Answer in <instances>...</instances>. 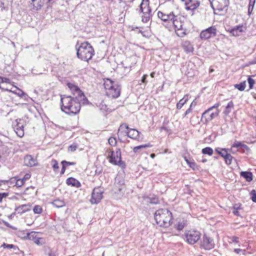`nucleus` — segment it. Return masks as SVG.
<instances>
[{
  "instance_id": "1",
  "label": "nucleus",
  "mask_w": 256,
  "mask_h": 256,
  "mask_svg": "<svg viewBox=\"0 0 256 256\" xmlns=\"http://www.w3.org/2000/svg\"><path fill=\"white\" fill-rule=\"evenodd\" d=\"M60 103L62 110L69 115H74L78 113L81 104H83L82 102L77 100L75 98L66 95L61 96Z\"/></svg>"
},
{
  "instance_id": "2",
  "label": "nucleus",
  "mask_w": 256,
  "mask_h": 256,
  "mask_svg": "<svg viewBox=\"0 0 256 256\" xmlns=\"http://www.w3.org/2000/svg\"><path fill=\"white\" fill-rule=\"evenodd\" d=\"M172 212L166 208H160L154 213V220L156 224L161 227L168 228L172 222Z\"/></svg>"
},
{
  "instance_id": "3",
  "label": "nucleus",
  "mask_w": 256,
  "mask_h": 256,
  "mask_svg": "<svg viewBox=\"0 0 256 256\" xmlns=\"http://www.w3.org/2000/svg\"><path fill=\"white\" fill-rule=\"evenodd\" d=\"M94 54V50L91 44L88 42L80 44L76 48V54L78 58L85 62L91 60Z\"/></svg>"
},
{
  "instance_id": "4",
  "label": "nucleus",
  "mask_w": 256,
  "mask_h": 256,
  "mask_svg": "<svg viewBox=\"0 0 256 256\" xmlns=\"http://www.w3.org/2000/svg\"><path fill=\"white\" fill-rule=\"evenodd\" d=\"M104 88L107 96L112 98H117L120 96V88L117 82L110 78L104 80Z\"/></svg>"
},
{
  "instance_id": "5",
  "label": "nucleus",
  "mask_w": 256,
  "mask_h": 256,
  "mask_svg": "<svg viewBox=\"0 0 256 256\" xmlns=\"http://www.w3.org/2000/svg\"><path fill=\"white\" fill-rule=\"evenodd\" d=\"M67 86L73 95L72 97L75 98L77 100H80L83 104L88 103V99L78 86L70 82L68 83Z\"/></svg>"
},
{
  "instance_id": "6",
  "label": "nucleus",
  "mask_w": 256,
  "mask_h": 256,
  "mask_svg": "<svg viewBox=\"0 0 256 256\" xmlns=\"http://www.w3.org/2000/svg\"><path fill=\"white\" fill-rule=\"evenodd\" d=\"M202 236L200 232L196 230H190L185 232L184 235L186 241L190 244L196 243Z\"/></svg>"
},
{
  "instance_id": "7",
  "label": "nucleus",
  "mask_w": 256,
  "mask_h": 256,
  "mask_svg": "<svg viewBox=\"0 0 256 256\" xmlns=\"http://www.w3.org/2000/svg\"><path fill=\"white\" fill-rule=\"evenodd\" d=\"M174 28L176 34L180 37H183L186 34V29L183 28L184 22L180 16H174V18L171 21Z\"/></svg>"
},
{
  "instance_id": "8",
  "label": "nucleus",
  "mask_w": 256,
  "mask_h": 256,
  "mask_svg": "<svg viewBox=\"0 0 256 256\" xmlns=\"http://www.w3.org/2000/svg\"><path fill=\"white\" fill-rule=\"evenodd\" d=\"M219 106L218 104H216L214 106L208 108L202 114L201 118V121L204 124H206L210 121L212 120L213 118L218 116V112L216 110V112L210 113V111L214 108H218Z\"/></svg>"
},
{
  "instance_id": "9",
  "label": "nucleus",
  "mask_w": 256,
  "mask_h": 256,
  "mask_svg": "<svg viewBox=\"0 0 256 256\" xmlns=\"http://www.w3.org/2000/svg\"><path fill=\"white\" fill-rule=\"evenodd\" d=\"M200 245L201 248L205 250H210L214 248L215 243L212 238L204 234L200 240Z\"/></svg>"
},
{
  "instance_id": "10",
  "label": "nucleus",
  "mask_w": 256,
  "mask_h": 256,
  "mask_svg": "<svg viewBox=\"0 0 256 256\" xmlns=\"http://www.w3.org/2000/svg\"><path fill=\"white\" fill-rule=\"evenodd\" d=\"M229 4L228 0H214L210 4L212 8L214 10H217L219 12L222 11L226 8Z\"/></svg>"
},
{
  "instance_id": "11",
  "label": "nucleus",
  "mask_w": 256,
  "mask_h": 256,
  "mask_svg": "<svg viewBox=\"0 0 256 256\" xmlns=\"http://www.w3.org/2000/svg\"><path fill=\"white\" fill-rule=\"evenodd\" d=\"M216 30L214 26H210L204 30L200 34V38L202 39L207 40L211 37L216 36Z\"/></svg>"
},
{
  "instance_id": "12",
  "label": "nucleus",
  "mask_w": 256,
  "mask_h": 256,
  "mask_svg": "<svg viewBox=\"0 0 256 256\" xmlns=\"http://www.w3.org/2000/svg\"><path fill=\"white\" fill-rule=\"evenodd\" d=\"M103 192L99 188H94L92 194L90 202L92 204H98L102 198Z\"/></svg>"
},
{
  "instance_id": "13",
  "label": "nucleus",
  "mask_w": 256,
  "mask_h": 256,
  "mask_svg": "<svg viewBox=\"0 0 256 256\" xmlns=\"http://www.w3.org/2000/svg\"><path fill=\"white\" fill-rule=\"evenodd\" d=\"M110 156V162L111 163L117 164L121 160V152L120 150H118L116 152L114 151L111 152Z\"/></svg>"
},
{
  "instance_id": "14",
  "label": "nucleus",
  "mask_w": 256,
  "mask_h": 256,
  "mask_svg": "<svg viewBox=\"0 0 256 256\" xmlns=\"http://www.w3.org/2000/svg\"><path fill=\"white\" fill-rule=\"evenodd\" d=\"M246 30L245 27L243 25L236 26L229 30L230 32L234 36H238Z\"/></svg>"
},
{
  "instance_id": "15",
  "label": "nucleus",
  "mask_w": 256,
  "mask_h": 256,
  "mask_svg": "<svg viewBox=\"0 0 256 256\" xmlns=\"http://www.w3.org/2000/svg\"><path fill=\"white\" fill-rule=\"evenodd\" d=\"M140 132L138 130L134 128H129L126 136L132 139L139 140L140 138Z\"/></svg>"
},
{
  "instance_id": "16",
  "label": "nucleus",
  "mask_w": 256,
  "mask_h": 256,
  "mask_svg": "<svg viewBox=\"0 0 256 256\" xmlns=\"http://www.w3.org/2000/svg\"><path fill=\"white\" fill-rule=\"evenodd\" d=\"M174 14L173 12H170L169 14H164L162 12H158V16L164 22L172 21L174 18Z\"/></svg>"
},
{
  "instance_id": "17",
  "label": "nucleus",
  "mask_w": 256,
  "mask_h": 256,
  "mask_svg": "<svg viewBox=\"0 0 256 256\" xmlns=\"http://www.w3.org/2000/svg\"><path fill=\"white\" fill-rule=\"evenodd\" d=\"M22 121V120H19L18 121L16 120L17 124L14 128V131L17 135L20 138L22 137L24 135V124L21 122Z\"/></svg>"
},
{
  "instance_id": "18",
  "label": "nucleus",
  "mask_w": 256,
  "mask_h": 256,
  "mask_svg": "<svg viewBox=\"0 0 256 256\" xmlns=\"http://www.w3.org/2000/svg\"><path fill=\"white\" fill-rule=\"evenodd\" d=\"M30 208L31 205L30 204H22L15 208L14 214L17 212L18 214H22L30 210Z\"/></svg>"
},
{
  "instance_id": "19",
  "label": "nucleus",
  "mask_w": 256,
  "mask_h": 256,
  "mask_svg": "<svg viewBox=\"0 0 256 256\" xmlns=\"http://www.w3.org/2000/svg\"><path fill=\"white\" fill-rule=\"evenodd\" d=\"M128 126L126 124H122L120 125L118 132V136H126L128 130Z\"/></svg>"
},
{
  "instance_id": "20",
  "label": "nucleus",
  "mask_w": 256,
  "mask_h": 256,
  "mask_svg": "<svg viewBox=\"0 0 256 256\" xmlns=\"http://www.w3.org/2000/svg\"><path fill=\"white\" fill-rule=\"evenodd\" d=\"M142 12L143 15L142 16V21L144 22H148L150 18L151 14V9L149 7H146V8H144V10L140 11Z\"/></svg>"
},
{
  "instance_id": "21",
  "label": "nucleus",
  "mask_w": 256,
  "mask_h": 256,
  "mask_svg": "<svg viewBox=\"0 0 256 256\" xmlns=\"http://www.w3.org/2000/svg\"><path fill=\"white\" fill-rule=\"evenodd\" d=\"M24 162L26 166H34L36 165V160L30 155H28L24 158Z\"/></svg>"
},
{
  "instance_id": "22",
  "label": "nucleus",
  "mask_w": 256,
  "mask_h": 256,
  "mask_svg": "<svg viewBox=\"0 0 256 256\" xmlns=\"http://www.w3.org/2000/svg\"><path fill=\"white\" fill-rule=\"evenodd\" d=\"M15 88H16V90H9L8 88H4V87L2 86L1 84H0V88L2 90H4L10 92H12V93L18 95V96H19L20 98H22L24 96L26 95L25 92H24L20 89L18 88L16 86H15Z\"/></svg>"
},
{
  "instance_id": "23",
  "label": "nucleus",
  "mask_w": 256,
  "mask_h": 256,
  "mask_svg": "<svg viewBox=\"0 0 256 256\" xmlns=\"http://www.w3.org/2000/svg\"><path fill=\"white\" fill-rule=\"evenodd\" d=\"M66 183L68 186H72L76 188H80L81 184L78 180L74 178H67Z\"/></svg>"
},
{
  "instance_id": "24",
  "label": "nucleus",
  "mask_w": 256,
  "mask_h": 256,
  "mask_svg": "<svg viewBox=\"0 0 256 256\" xmlns=\"http://www.w3.org/2000/svg\"><path fill=\"white\" fill-rule=\"evenodd\" d=\"M182 46L186 53L192 52L194 51L193 46L188 41L184 42Z\"/></svg>"
},
{
  "instance_id": "25",
  "label": "nucleus",
  "mask_w": 256,
  "mask_h": 256,
  "mask_svg": "<svg viewBox=\"0 0 256 256\" xmlns=\"http://www.w3.org/2000/svg\"><path fill=\"white\" fill-rule=\"evenodd\" d=\"M54 2V0H39L38 4L35 6L36 7V9H40L44 5L48 4V6H50Z\"/></svg>"
},
{
  "instance_id": "26",
  "label": "nucleus",
  "mask_w": 256,
  "mask_h": 256,
  "mask_svg": "<svg viewBox=\"0 0 256 256\" xmlns=\"http://www.w3.org/2000/svg\"><path fill=\"white\" fill-rule=\"evenodd\" d=\"M240 175L244 178L248 182H250L252 180V174L250 172H242Z\"/></svg>"
},
{
  "instance_id": "27",
  "label": "nucleus",
  "mask_w": 256,
  "mask_h": 256,
  "mask_svg": "<svg viewBox=\"0 0 256 256\" xmlns=\"http://www.w3.org/2000/svg\"><path fill=\"white\" fill-rule=\"evenodd\" d=\"M222 150H224L226 152V154L224 157L226 163L228 165H230L232 164L233 157L230 154L228 153L227 150L226 148L222 149Z\"/></svg>"
},
{
  "instance_id": "28",
  "label": "nucleus",
  "mask_w": 256,
  "mask_h": 256,
  "mask_svg": "<svg viewBox=\"0 0 256 256\" xmlns=\"http://www.w3.org/2000/svg\"><path fill=\"white\" fill-rule=\"evenodd\" d=\"M200 4V2L198 1L193 2L192 0V2L188 4L187 6H186V8L188 10H194L199 6Z\"/></svg>"
},
{
  "instance_id": "29",
  "label": "nucleus",
  "mask_w": 256,
  "mask_h": 256,
  "mask_svg": "<svg viewBox=\"0 0 256 256\" xmlns=\"http://www.w3.org/2000/svg\"><path fill=\"white\" fill-rule=\"evenodd\" d=\"M188 100V96H185L182 98L176 104V108L178 110H180L183 106L187 102Z\"/></svg>"
},
{
  "instance_id": "30",
  "label": "nucleus",
  "mask_w": 256,
  "mask_h": 256,
  "mask_svg": "<svg viewBox=\"0 0 256 256\" xmlns=\"http://www.w3.org/2000/svg\"><path fill=\"white\" fill-rule=\"evenodd\" d=\"M32 236L34 237V242L35 244L38 245H42L44 244L45 242L43 238H36V236L34 237V235L36 234L35 232L32 233Z\"/></svg>"
},
{
  "instance_id": "31",
  "label": "nucleus",
  "mask_w": 256,
  "mask_h": 256,
  "mask_svg": "<svg viewBox=\"0 0 256 256\" xmlns=\"http://www.w3.org/2000/svg\"><path fill=\"white\" fill-rule=\"evenodd\" d=\"M52 204L56 208H62L65 206V202L60 200H55L52 202Z\"/></svg>"
},
{
  "instance_id": "32",
  "label": "nucleus",
  "mask_w": 256,
  "mask_h": 256,
  "mask_svg": "<svg viewBox=\"0 0 256 256\" xmlns=\"http://www.w3.org/2000/svg\"><path fill=\"white\" fill-rule=\"evenodd\" d=\"M150 146L149 144H142L138 146H136L134 148L133 152L134 153L140 152L144 148L150 147Z\"/></svg>"
},
{
  "instance_id": "33",
  "label": "nucleus",
  "mask_w": 256,
  "mask_h": 256,
  "mask_svg": "<svg viewBox=\"0 0 256 256\" xmlns=\"http://www.w3.org/2000/svg\"><path fill=\"white\" fill-rule=\"evenodd\" d=\"M50 164L55 172H58L59 170V166L56 160L54 159L50 161Z\"/></svg>"
},
{
  "instance_id": "34",
  "label": "nucleus",
  "mask_w": 256,
  "mask_h": 256,
  "mask_svg": "<svg viewBox=\"0 0 256 256\" xmlns=\"http://www.w3.org/2000/svg\"><path fill=\"white\" fill-rule=\"evenodd\" d=\"M202 152L204 154H208V156H212L213 154L214 150H213L212 148L210 147H206V148L202 149Z\"/></svg>"
},
{
  "instance_id": "35",
  "label": "nucleus",
  "mask_w": 256,
  "mask_h": 256,
  "mask_svg": "<svg viewBox=\"0 0 256 256\" xmlns=\"http://www.w3.org/2000/svg\"><path fill=\"white\" fill-rule=\"evenodd\" d=\"M232 148H243L246 149L248 148V146L244 144H243L240 142H235L232 145Z\"/></svg>"
},
{
  "instance_id": "36",
  "label": "nucleus",
  "mask_w": 256,
  "mask_h": 256,
  "mask_svg": "<svg viewBox=\"0 0 256 256\" xmlns=\"http://www.w3.org/2000/svg\"><path fill=\"white\" fill-rule=\"evenodd\" d=\"M246 86V82L244 81L238 84H236L234 88L238 89L240 91H243L245 89Z\"/></svg>"
},
{
  "instance_id": "37",
  "label": "nucleus",
  "mask_w": 256,
  "mask_h": 256,
  "mask_svg": "<svg viewBox=\"0 0 256 256\" xmlns=\"http://www.w3.org/2000/svg\"><path fill=\"white\" fill-rule=\"evenodd\" d=\"M186 224V222L185 220H180L176 224V228L178 230H181L184 228Z\"/></svg>"
},
{
  "instance_id": "38",
  "label": "nucleus",
  "mask_w": 256,
  "mask_h": 256,
  "mask_svg": "<svg viewBox=\"0 0 256 256\" xmlns=\"http://www.w3.org/2000/svg\"><path fill=\"white\" fill-rule=\"evenodd\" d=\"M140 11L144 10V8L146 7H149V1L148 0H142V2L140 4Z\"/></svg>"
},
{
  "instance_id": "39",
  "label": "nucleus",
  "mask_w": 256,
  "mask_h": 256,
  "mask_svg": "<svg viewBox=\"0 0 256 256\" xmlns=\"http://www.w3.org/2000/svg\"><path fill=\"white\" fill-rule=\"evenodd\" d=\"M256 2V0H250L248 8V14L249 15L251 14L254 9V5Z\"/></svg>"
},
{
  "instance_id": "40",
  "label": "nucleus",
  "mask_w": 256,
  "mask_h": 256,
  "mask_svg": "<svg viewBox=\"0 0 256 256\" xmlns=\"http://www.w3.org/2000/svg\"><path fill=\"white\" fill-rule=\"evenodd\" d=\"M248 84L249 89H252L255 84V80L252 78V76H249L248 78Z\"/></svg>"
},
{
  "instance_id": "41",
  "label": "nucleus",
  "mask_w": 256,
  "mask_h": 256,
  "mask_svg": "<svg viewBox=\"0 0 256 256\" xmlns=\"http://www.w3.org/2000/svg\"><path fill=\"white\" fill-rule=\"evenodd\" d=\"M2 246L4 248H14L15 250H19L18 246L12 244H6V243H4Z\"/></svg>"
},
{
  "instance_id": "42",
  "label": "nucleus",
  "mask_w": 256,
  "mask_h": 256,
  "mask_svg": "<svg viewBox=\"0 0 256 256\" xmlns=\"http://www.w3.org/2000/svg\"><path fill=\"white\" fill-rule=\"evenodd\" d=\"M33 210L34 214H40L42 212V208L38 205H36L34 206Z\"/></svg>"
},
{
  "instance_id": "43",
  "label": "nucleus",
  "mask_w": 256,
  "mask_h": 256,
  "mask_svg": "<svg viewBox=\"0 0 256 256\" xmlns=\"http://www.w3.org/2000/svg\"><path fill=\"white\" fill-rule=\"evenodd\" d=\"M108 142L111 146H115L117 143L115 138L110 137L108 140Z\"/></svg>"
},
{
  "instance_id": "44",
  "label": "nucleus",
  "mask_w": 256,
  "mask_h": 256,
  "mask_svg": "<svg viewBox=\"0 0 256 256\" xmlns=\"http://www.w3.org/2000/svg\"><path fill=\"white\" fill-rule=\"evenodd\" d=\"M223 148H216V152L222 157H224L226 154V152L224 150H222Z\"/></svg>"
},
{
  "instance_id": "45",
  "label": "nucleus",
  "mask_w": 256,
  "mask_h": 256,
  "mask_svg": "<svg viewBox=\"0 0 256 256\" xmlns=\"http://www.w3.org/2000/svg\"><path fill=\"white\" fill-rule=\"evenodd\" d=\"M234 106V104H233V102H230L228 105L226 106V110L224 111V113L226 114H228L230 113V111H227V109H231Z\"/></svg>"
},
{
  "instance_id": "46",
  "label": "nucleus",
  "mask_w": 256,
  "mask_h": 256,
  "mask_svg": "<svg viewBox=\"0 0 256 256\" xmlns=\"http://www.w3.org/2000/svg\"><path fill=\"white\" fill-rule=\"evenodd\" d=\"M188 165L190 168H191L194 170L198 169L197 165L194 160H191L190 162H188Z\"/></svg>"
},
{
  "instance_id": "47",
  "label": "nucleus",
  "mask_w": 256,
  "mask_h": 256,
  "mask_svg": "<svg viewBox=\"0 0 256 256\" xmlns=\"http://www.w3.org/2000/svg\"><path fill=\"white\" fill-rule=\"evenodd\" d=\"M24 179H18L16 180V186L17 187H21L22 186L24 185Z\"/></svg>"
},
{
  "instance_id": "48",
  "label": "nucleus",
  "mask_w": 256,
  "mask_h": 256,
  "mask_svg": "<svg viewBox=\"0 0 256 256\" xmlns=\"http://www.w3.org/2000/svg\"><path fill=\"white\" fill-rule=\"evenodd\" d=\"M39 0H29V2L30 3V4H32L33 6V8L36 10H38L40 9H36V7L35 6V5H36L38 4Z\"/></svg>"
},
{
  "instance_id": "49",
  "label": "nucleus",
  "mask_w": 256,
  "mask_h": 256,
  "mask_svg": "<svg viewBox=\"0 0 256 256\" xmlns=\"http://www.w3.org/2000/svg\"><path fill=\"white\" fill-rule=\"evenodd\" d=\"M251 198L252 202H256V191L254 190L250 192Z\"/></svg>"
},
{
  "instance_id": "50",
  "label": "nucleus",
  "mask_w": 256,
  "mask_h": 256,
  "mask_svg": "<svg viewBox=\"0 0 256 256\" xmlns=\"http://www.w3.org/2000/svg\"><path fill=\"white\" fill-rule=\"evenodd\" d=\"M145 200L147 202H149L151 204H156L158 202V200L156 198L151 199L150 198L146 197Z\"/></svg>"
},
{
  "instance_id": "51",
  "label": "nucleus",
  "mask_w": 256,
  "mask_h": 256,
  "mask_svg": "<svg viewBox=\"0 0 256 256\" xmlns=\"http://www.w3.org/2000/svg\"><path fill=\"white\" fill-rule=\"evenodd\" d=\"M61 164H64V165L66 166H74L76 164V162H67L66 160H62L61 162Z\"/></svg>"
},
{
  "instance_id": "52",
  "label": "nucleus",
  "mask_w": 256,
  "mask_h": 256,
  "mask_svg": "<svg viewBox=\"0 0 256 256\" xmlns=\"http://www.w3.org/2000/svg\"><path fill=\"white\" fill-rule=\"evenodd\" d=\"M0 82L1 83H7V84H10V80L6 78H4L1 76V78H0Z\"/></svg>"
},
{
  "instance_id": "53",
  "label": "nucleus",
  "mask_w": 256,
  "mask_h": 256,
  "mask_svg": "<svg viewBox=\"0 0 256 256\" xmlns=\"http://www.w3.org/2000/svg\"><path fill=\"white\" fill-rule=\"evenodd\" d=\"M148 76L147 74H144L142 76V80H140L141 82H140L139 84H141L142 83H143V84H144L146 85L147 83V81L146 80V78H148Z\"/></svg>"
},
{
  "instance_id": "54",
  "label": "nucleus",
  "mask_w": 256,
  "mask_h": 256,
  "mask_svg": "<svg viewBox=\"0 0 256 256\" xmlns=\"http://www.w3.org/2000/svg\"><path fill=\"white\" fill-rule=\"evenodd\" d=\"M76 148H77L76 146L72 144V145H70V146H69V147L68 148V150L70 152H74L76 150Z\"/></svg>"
},
{
  "instance_id": "55",
  "label": "nucleus",
  "mask_w": 256,
  "mask_h": 256,
  "mask_svg": "<svg viewBox=\"0 0 256 256\" xmlns=\"http://www.w3.org/2000/svg\"><path fill=\"white\" fill-rule=\"evenodd\" d=\"M192 104L190 105V108L186 111L184 112L183 117L186 116V115H188V114L191 112H192Z\"/></svg>"
},
{
  "instance_id": "56",
  "label": "nucleus",
  "mask_w": 256,
  "mask_h": 256,
  "mask_svg": "<svg viewBox=\"0 0 256 256\" xmlns=\"http://www.w3.org/2000/svg\"><path fill=\"white\" fill-rule=\"evenodd\" d=\"M230 240H231L232 241V242H234V243H238L239 242V238L238 237H236V236H232L231 238H230Z\"/></svg>"
},
{
  "instance_id": "57",
  "label": "nucleus",
  "mask_w": 256,
  "mask_h": 256,
  "mask_svg": "<svg viewBox=\"0 0 256 256\" xmlns=\"http://www.w3.org/2000/svg\"><path fill=\"white\" fill-rule=\"evenodd\" d=\"M8 196L7 193H0V202H2L3 198H6Z\"/></svg>"
},
{
  "instance_id": "58",
  "label": "nucleus",
  "mask_w": 256,
  "mask_h": 256,
  "mask_svg": "<svg viewBox=\"0 0 256 256\" xmlns=\"http://www.w3.org/2000/svg\"><path fill=\"white\" fill-rule=\"evenodd\" d=\"M122 64L124 66V72L126 73H128L130 70L131 66H124V63H122Z\"/></svg>"
},
{
  "instance_id": "59",
  "label": "nucleus",
  "mask_w": 256,
  "mask_h": 256,
  "mask_svg": "<svg viewBox=\"0 0 256 256\" xmlns=\"http://www.w3.org/2000/svg\"><path fill=\"white\" fill-rule=\"evenodd\" d=\"M62 164V170L60 171V174H64V173L66 171V166L64 164Z\"/></svg>"
},
{
  "instance_id": "60",
  "label": "nucleus",
  "mask_w": 256,
  "mask_h": 256,
  "mask_svg": "<svg viewBox=\"0 0 256 256\" xmlns=\"http://www.w3.org/2000/svg\"><path fill=\"white\" fill-rule=\"evenodd\" d=\"M182 1L184 2L186 6H187L188 4L192 2V0H182Z\"/></svg>"
},
{
  "instance_id": "61",
  "label": "nucleus",
  "mask_w": 256,
  "mask_h": 256,
  "mask_svg": "<svg viewBox=\"0 0 256 256\" xmlns=\"http://www.w3.org/2000/svg\"><path fill=\"white\" fill-rule=\"evenodd\" d=\"M233 213L234 215L236 216H240V214H239V212L238 211V210L236 209V210H233Z\"/></svg>"
},
{
  "instance_id": "62",
  "label": "nucleus",
  "mask_w": 256,
  "mask_h": 256,
  "mask_svg": "<svg viewBox=\"0 0 256 256\" xmlns=\"http://www.w3.org/2000/svg\"><path fill=\"white\" fill-rule=\"evenodd\" d=\"M30 174H25L23 179H24V180L25 181L26 180H28V178H30Z\"/></svg>"
},
{
  "instance_id": "63",
  "label": "nucleus",
  "mask_w": 256,
  "mask_h": 256,
  "mask_svg": "<svg viewBox=\"0 0 256 256\" xmlns=\"http://www.w3.org/2000/svg\"><path fill=\"white\" fill-rule=\"evenodd\" d=\"M242 251V250L240 248H235L234 249V252L236 254H240Z\"/></svg>"
},
{
  "instance_id": "64",
  "label": "nucleus",
  "mask_w": 256,
  "mask_h": 256,
  "mask_svg": "<svg viewBox=\"0 0 256 256\" xmlns=\"http://www.w3.org/2000/svg\"><path fill=\"white\" fill-rule=\"evenodd\" d=\"M184 159L188 164V163L191 161V160H188V159L186 156L184 157Z\"/></svg>"
}]
</instances>
